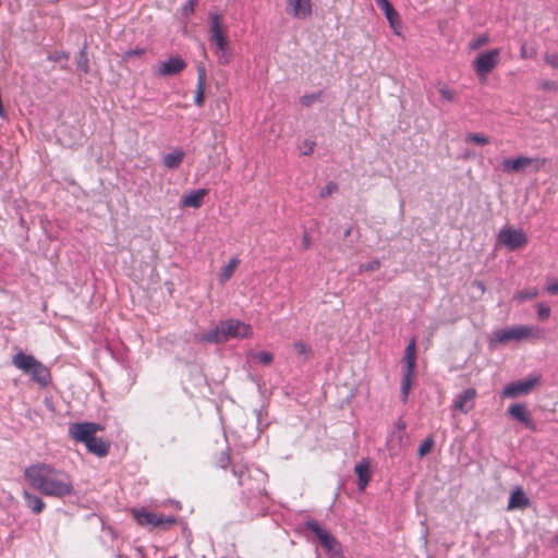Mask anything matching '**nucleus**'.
<instances>
[{
    "instance_id": "obj_1",
    "label": "nucleus",
    "mask_w": 558,
    "mask_h": 558,
    "mask_svg": "<svg viewBox=\"0 0 558 558\" xmlns=\"http://www.w3.org/2000/svg\"><path fill=\"white\" fill-rule=\"evenodd\" d=\"M217 465L222 470L231 468V473L238 480V484L242 488L243 498L252 509V513H264L268 500L265 489L267 474L255 465H247L246 463L235 461L227 452L220 454Z\"/></svg>"
},
{
    "instance_id": "obj_2",
    "label": "nucleus",
    "mask_w": 558,
    "mask_h": 558,
    "mask_svg": "<svg viewBox=\"0 0 558 558\" xmlns=\"http://www.w3.org/2000/svg\"><path fill=\"white\" fill-rule=\"evenodd\" d=\"M24 477L34 489L45 496L64 498L74 490L70 475L50 464L36 463L27 466Z\"/></svg>"
},
{
    "instance_id": "obj_3",
    "label": "nucleus",
    "mask_w": 558,
    "mask_h": 558,
    "mask_svg": "<svg viewBox=\"0 0 558 558\" xmlns=\"http://www.w3.org/2000/svg\"><path fill=\"white\" fill-rule=\"evenodd\" d=\"M252 336L250 325L239 319L221 320L213 328L195 335V341L198 343H225L231 339H245Z\"/></svg>"
},
{
    "instance_id": "obj_4",
    "label": "nucleus",
    "mask_w": 558,
    "mask_h": 558,
    "mask_svg": "<svg viewBox=\"0 0 558 558\" xmlns=\"http://www.w3.org/2000/svg\"><path fill=\"white\" fill-rule=\"evenodd\" d=\"M12 364L41 387H47L51 381L49 368L32 354L20 351L13 355Z\"/></svg>"
},
{
    "instance_id": "obj_5",
    "label": "nucleus",
    "mask_w": 558,
    "mask_h": 558,
    "mask_svg": "<svg viewBox=\"0 0 558 558\" xmlns=\"http://www.w3.org/2000/svg\"><path fill=\"white\" fill-rule=\"evenodd\" d=\"M543 331L541 328L532 325H517L493 331L490 345L494 343H508L510 341H521L529 338H539Z\"/></svg>"
},
{
    "instance_id": "obj_6",
    "label": "nucleus",
    "mask_w": 558,
    "mask_h": 558,
    "mask_svg": "<svg viewBox=\"0 0 558 558\" xmlns=\"http://www.w3.org/2000/svg\"><path fill=\"white\" fill-rule=\"evenodd\" d=\"M546 159L537 157L519 156L515 158H507L501 162V168L505 172H538L545 165Z\"/></svg>"
},
{
    "instance_id": "obj_7",
    "label": "nucleus",
    "mask_w": 558,
    "mask_h": 558,
    "mask_svg": "<svg viewBox=\"0 0 558 558\" xmlns=\"http://www.w3.org/2000/svg\"><path fill=\"white\" fill-rule=\"evenodd\" d=\"M499 48H494L492 50L480 53L473 61V68L477 76L485 80L499 63Z\"/></svg>"
},
{
    "instance_id": "obj_8",
    "label": "nucleus",
    "mask_w": 558,
    "mask_h": 558,
    "mask_svg": "<svg viewBox=\"0 0 558 558\" xmlns=\"http://www.w3.org/2000/svg\"><path fill=\"white\" fill-rule=\"evenodd\" d=\"M134 519L142 526L166 527L175 522L173 515L157 514L146 509L134 510Z\"/></svg>"
},
{
    "instance_id": "obj_9",
    "label": "nucleus",
    "mask_w": 558,
    "mask_h": 558,
    "mask_svg": "<svg viewBox=\"0 0 558 558\" xmlns=\"http://www.w3.org/2000/svg\"><path fill=\"white\" fill-rule=\"evenodd\" d=\"M100 430H102V426L92 422L72 423L69 425V435L71 438L84 445L93 441L96 433Z\"/></svg>"
},
{
    "instance_id": "obj_10",
    "label": "nucleus",
    "mask_w": 558,
    "mask_h": 558,
    "mask_svg": "<svg viewBox=\"0 0 558 558\" xmlns=\"http://www.w3.org/2000/svg\"><path fill=\"white\" fill-rule=\"evenodd\" d=\"M498 241L508 250L514 251L525 245L527 238L522 230L505 227L498 233Z\"/></svg>"
},
{
    "instance_id": "obj_11",
    "label": "nucleus",
    "mask_w": 558,
    "mask_h": 558,
    "mask_svg": "<svg viewBox=\"0 0 558 558\" xmlns=\"http://www.w3.org/2000/svg\"><path fill=\"white\" fill-rule=\"evenodd\" d=\"M209 36L210 40L215 43L217 50H223V47L228 44L227 31L221 24V20L218 13H209Z\"/></svg>"
},
{
    "instance_id": "obj_12",
    "label": "nucleus",
    "mask_w": 558,
    "mask_h": 558,
    "mask_svg": "<svg viewBox=\"0 0 558 558\" xmlns=\"http://www.w3.org/2000/svg\"><path fill=\"white\" fill-rule=\"evenodd\" d=\"M538 379L536 377L513 381L504 388L502 395L509 398L526 395L533 389Z\"/></svg>"
},
{
    "instance_id": "obj_13",
    "label": "nucleus",
    "mask_w": 558,
    "mask_h": 558,
    "mask_svg": "<svg viewBox=\"0 0 558 558\" xmlns=\"http://www.w3.org/2000/svg\"><path fill=\"white\" fill-rule=\"evenodd\" d=\"M476 390L474 388H468L461 393L457 395L452 408L454 410H459L460 412L466 414L469 413L475 404Z\"/></svg>"
},
{
    "instance_id": "obj_14",
    "label": "nucleus",
    "mask_w": 558,
    "mask_h": 558,
    "mask_svg": "<svg viewBox=\"0 0 558 558\" xmlns=\"http://www.w3.org/2000/svg\"><path fill=\"white\" fill-rule=\"evenodd\" d=\"M508 414L522 423L526 428L535 430L536 426L532 420L531 412L525 408L524 404L514 403L508 408Z\"/></svg>"
},
{
    "instance_id": "obj_15",
    "label": "nucleus",
    "mask_w": 558,
    "mask_h": 558,
    "mask_svg": "<svg viewBox=\"0 0 558 558\" xmlns=\"http://www.w3.org/2000/svg\"><path fill=\"white\" fill-rule=\"evenodd\" d=\"M287 12L295 19H306L312 14V1L287 0Z\"/></svg>"
},
{
    "instance_id": "obj_16",
    "label": "nucleus",
    "mask_w": 558,
    "mask_h": 558,
    "mask_svg": "<svg viewBox=\"0 0 558 558\" xmlns=\"http://www.w3.org/2000/svg\"><path fill=\"white\" fill-rule=\"evenodd\" d=\"M186 68V62L181 57H171L162 62L158 69V75L172 76L179 74Z\"/></svg>"
},
{
    "instance_id": "obj_17",
    "label": "nucleus",
    "mask_w": 558,
    "mask_h": 558,
    "mask_svg": "<svg viewBox=\"0 0 558 558\" xmlns=\"http://www.w3.org/2000/svg\"><path fill=\"white\" fill-rule=\"evenodd\" d=\"M378 8H380L385 16L390 25L393 28V32L399 35V28L401 27V22L398 12L395 10L392 4L388 0H375Z\"/></svg>"
},
{
    "instance_id": "obj_18",
    "label": "nucleus",
    "mask_w": 558,
    "mask_h": 558,
    "mask_svg": "<svg viewBox=\"0 0 558 558\" xmlns=\"http://www.w3.org/2000/svg\"><path fill=\"white\" fill-rule=\"evenodd\" d=\"M208 191L206 189H198L193 190L182 196L180 201V206L185 207H192V208H199L203 204L204 197L207 195Z\"/></svg>"
},
{
    "instance_id": "obj_19",
    "label": "nucleus",
    "mask_w": 558,
    "mask_h": 558,
    "mask_svg": "<svg viewBox=\"0 0 558 558\" xmlns=\"http://www.w3.org/2000/svg\"><path fill=\"white\" fill-rule=\"evenodd\" d=\"M371 463L368 459H362L354 468V472L357 476V487L360 492H363L371 480Z\"/></svg>"
},
{
    "instance_id": "obj_20",
    "label": "nucleus",
    "mask_w": 558,
    "mask_h": 558,
    "mask_svg": "<svg viewBox=\"0 0 558 558\" xmlns=\"http://www.w3.org/2000/svg\"><path fill=\"white\" fill-rule=\"evenodd\" d=\"M530 505V499L526 494L523 492L521 487H517L512 490L509 501H508V510L514 509H525Z\"/></svg>"
},
{
    "instance_id": "obj_21",
    "label": "nucleus",
    "mask_w": 558,
    "mask_h": 558,
    "mask_svg": "<svg viewBox=\"0 0 558 558\" xmlns=\"http://www.w3.org/2000/svg\"><path fill=\"white\" fill-rule=\"evenodd\" d=\"M184 157L185 153L180 148H175L172 151L163 155L162 165L169 170L177 169L182 163Z\"/></svg>"
},
{
    "instance_id": "obj_22",
    "label": "nucleus",
    "mask_w": 558,
    "mask_h": 558,
    "mask_svg": "<svg viewBox=\"0 0 558 558\" xmlns=\"http://www.w3.org/2000/svg\"><path fill=\"white\" fill-rule=\"evenodd\" d=\"M22 496H23L26 507L33 513L38 514V513L43 512V510L45 509V502L39 496H37L26 489L23 490Z\"/></svg>"
},
{
    "instance_id": "obj_23",
    "label": "nucleus",
    "mask_w": 558,
    "mask_h": 558,
    "mask_svg": "<svg viewBox=\"0 0 558 558\" xmlns=\"http://www.w3.org/2000/svg\"><path fill=\"white\" fill-rule=\"evenodd\" d=\"M87 450L97 457H106L109 452V445L102 441L100 438H93V441L85 444Z\"/></svg>"
},
{
    "instance_id": "obj_24",
    "label": "nucleus",
    "mask_w": 558,
    "mask_h": 558,
    "mask_svg": "<svg viewBox=\"0 0 558 558\" xmlns=\"http://www.w3.org/2000/svg\"><path fill=\"white\" fill-rule=\"evenodd\" d=\"M240 264V259L238 257H232L228 262L226 266L221 268V271L219 274V282L221 284H225L227 281L230 280V278L233 276L235 268Z\"/></svg>"
},
{
    "instance_id": "obj_25",
    "label": "nucleus",
    "mask_w": 558,
    "mask_h": 558,
    "mask_svg": "<svg viewBox=\"0 0 558 558\" xmlns=\"http://www.w3.org/2000/svg\"><path fill=\"white\" fill-rule=\"evenodd\" d=\"M198 72V80H197V90L195 95V104L197 106H202L204 104L205 95H204V81L206 76V71L203 66H199L197 69Z\"/></svg>"
},
{
    "instance_id": "obj_26",
    "label": "nucleus",
    "mask_w": 558,
    "mask_h": 558,
    "mask_svg": "<svg viewBox=\"0 0 558 558\" xmlns=\"http://www.w3.org/2000/svg\"><path fill=\"white\" fill-rule=\"evenodd\" d=\"M329 558H343L341 544L333 536V542L323 547Z\"/></svg>"
},
{
    "instance_id": "obj_27",
    "label": "nucleus",
    "mask_w": 558,
    "mask_h": 558,
    "mask_svg": "<svg viewBox=\"0 0 558 558\" xmlns=\"http://www.w3.org/2000/svg\"><path fill=\"white\" fill-rule=\"evenodd\" d=\"M293 349L303 360H307L312 355V348L302 340L294 341Z\"/></svg>"
},
{
    "instance_id": "obj_28",
    "label": "nucleus",
    "mask_w": 558,
    "mask_h": 558,
    "mask_svg": "<svg viewBox=\"0 0 558 558\" xmlns=\"http://www.w3.org/2000/svg\"><path fill=\"white\" fill-rule=\"evenodd\" d=\"M538 295V290L536 288H530L525 290H520L514 294V299L519 302H524L527 300H532Z\"/></svg>"
},
{
    "instance_id": "obj_29",
    "label": "nucleus",
    "mask_w": 558,
    "mask_h": 558,
    "mask_svg": "<svg viewBox=\"0 0 558 558\" xmlns=\"http://www.w3.org/2000/svg\"><path fill=\"white\" fill-rule=\"evenodd\" d=\"M305 527L310 530L318 539L327 532V530L323 529L315 520H307L305 522Z\"/></svg>"
},
{
    "instance_id": "obj_30",
    "label": "nucleus",
    "mask_w": 558,
    "mask_h": 558,
    "mask_svg": "<svg viewBox=\"0 0 558 558\" xmlns=\"http://www.w3.org/2000/svg\"><path fill=\"white\" fill-rule=\"evenodd\" d=\"M466 141L477 145H486L489 143V138L482 133H470L466 135Z\"/></svg>"
},
{
    "instance_id": "obj_31",
    "label": "nucleus",
    "mask_w": 558,
    "mask_h": 558,
    "mask_svg": "<svg viewBox=\"0 0 558 558\" xmlns=\"http://www.w3.org/2000/svg\"><path fill=\"white\" fill-rule=\"evenodd\" d=\"M434 446V439L432 437H427L425 440H423L417 449L418 457H424L432 450Z\"/></svg>"
},
{
    "instance_id": "obj_32",
    "label": "nucleus",
    "mask_w": 558,
    "mask_h": 558,
    "mask_svg": "<svg viewBox=\"0 0 558 558\" xmlns=\"http://www.w3.org/2000/svg\"><path fill=\"white\" fill-rule=\"evenodd\" d=\"M412 375L413 374H408V373L403 374L402 385H401V392H402L403 400H407V398L409 396V391H410V388L412 385V379H411Z\"/></svg>"
},
{
    "instance_id": "obj_33",
    "label": "nucleus",
    "mask_w": 558,
    "mask_h": 558,
    "mask_svg": "<svg viewBox=\"0 0 558 558\" xmlns=\"http://www.w3.org/2000/svg\"><path fill=\"white\" fill-rule=\"evenodd\" d=\"M550 312H551V310L548 304L543 303V302L537 304L538 319H541V320L548 319V317L550 316Z\"/></svg>"
},
{
    "instance_id": "obj_34",
    "label": "nucleus",
    "mask_w": 558,
    "mask_h": 558,
    "mask_svg": "<svg viewBox=\"0 0 558 558\" xmlns=\"http://www.w3.org/2000/svg\"><path fill=\"white\" fill-rule=\"evenodd\" d=\"M404 361V373L413 374L415 369L416 355H405L403 357Z\"/></svg>"
},
{
    "instance_id": "obj_35",
    "label": "nucleus",
    "mask_w": 558,
    "mask_h": 558,
    "mask_svg": "<svg viewBox=\"0 0 558 558\" xmlns=\"http://www.w3.org/2000/svg\"><path fill=\"white\" fill-rule=\"evenodd\" d=\"M254 357L263 365H268L272 362V354L267 351H259L254 354Z\"/></svg>"
},
{
    "instance_id": "obj_36",
    "label": "nucleus",
    "mask_w": 558,
    "mask_h": 558,
    "mask_svg": "<svg viewBox=\"0 0 558 558\" xmlns=\"http://www.w3.org/2000/svg\"><path fill=\"white\" fill-rule=\"evenodd\" d=\"M319 98H320V92L302 96L300 98V102H301V105L308 107V106L313 105L314 102H316Z\"/></svg>"
},
{
    "instance_id": "obj_37",
    "label": "nucleus",
    "mask_w": 558,
    "mask_h": 558,
    "mask_svg": "<svg viewBox=\"0 0 558 558\" xmlns=\"http://www.w3.org/2000/svg\"><path fill=\"white\" fill-rule=\"evenodd\" d=\"M338 190V185L335 182L327 183L319 192V196L325 198Z\"/></svg>"
},
{
    "instance_id": "obj_38",
    "label": "nucleus",
    "mask_w": 558,
    "mask_h": 558,
    "mask_svg": "<svg viewBox=\"0 0 558 558\" xmlns=\"http://www.w3.org/2000/svg\"><path fill=\"white\" fill-rule=\"evenodd\" d=\"M380 267V263L378 259L371 260L368 263L362 264L359 268L360 272L363 271H375Z\"/></svg>"
},
{
    "instance_id": "obj_39",
    "label": "nucleus",
    "mask_w": 558,
    "mask_h": 558,
    "mask_svg": "<svg viewBox=\"0 0 558 558\" xmlns=\"http://www.w3.org/2000/svg\"><path fill=\"white\" fill-rule=\"evenodd\" d=\"M439 94H440V97L441 99L444 100H447V101H453L454 100V97H456V94L453 90H451L448 86H441L439 88Z\"/></svg>"
},
{
    "instance_id": "obj_40",
    "label": "nucleus",
    "mask_w": 558,
    "mask_h": 558,
    "mask_svg": "<svg viewBox=\"0 0 558 558\" xmlns=\"http://www.w3.org/2000/svg\"><path fill=\"white\" fill-rule=\"evenodd\" d=\"M197 5V0H187L185 4L182 7V15L189 16L194 13L195 7Z\"/></svg>"
},
{
    "instance_id": "obj_41",
    "label": "nucleus",
    "mask_w": 558,
    "mask_h": 558,
    "mask_svg": "<svg viewBox=\"0 0 558 558\" xmlns=\"http://www.w3.org/2000/svg\"><path fill=\"white\" fill-rule=\"evenodd\" d=\"M544 61L549 66L558 70V53H556V52H554V53H548V52L545 53Z\"/></svg>"
},
{
    "instance_id": "obj_42",
    "label": "nucleus",
    "mask_w": 558,
    "mask_h": 558,
    "mask_svg": "<svg viewBox=\"0 0 558 558\" xmlns=\"http://www.w3.org/2000/svg\"><path fill=\"white\" fill-rule=\"evenodd\" d=\"M488 43V37L487 35H481L476 38H474L471 43H470V48L471 49H478L480 47L486 45Z\"/></svg>"
},
{
    "instance_id": "obj_43",
    "label": "nucleus",
    "mask_w": 558,
    "mask_h": 558,
    "mask_svg": "<svg viewBox=\"0 0 558 558\" xmlns=\"http://www.w3.org/2000/svg\"><path fill=\"white\" fill-rule=\"evenodd\" d=\"M77 69L84 73L88 72V59L85 50L81 51L80 60L77 61Z\"/></svg>"
},
{
    "instance_id": "obj_44",
    "label": "nucleus",
    "mask_w": 558,
    "mask_h": 558,
    "mask_svg": "<svg viewBox=\"0 0 558 558\" xmlns=\"http://www.w3.org/2000/svg\"><path fill=\"white\" fill-rule=\"evenodd\" d=\"M541 88L546 92H557L558 83L551 80H545L541 83Z\"/></svg>"
},
{
    "instance_id": "obj_45",
    "label": "nucleus",
    "mask_w": 558,
    "mask_h": 558,
    "mask_svg": "<svg viewBox=\"0 0 558 558\" xmlns=\"http://www.w3.org/2000/svg\"><path fill=\"white\" fill-rule=\"evenodd\" d=\"M218 59L222 64L230 62V54L228 52V45L223 47V50H218Z\"/></svg>"
},
{
    "instance_id": "obj_46",
    "label": "nucleus",
    "mask_w": 558,
    "mask_h": 558,
    "mask_svg": "<svg viewBox=\"0 0 558 558\" xmlns=\"http://www.w3.org/2000/svg\"><path fill=\"white\" fill-rule=\"evenodd\" d=\"M396 429L398 432V441H399V444H401L403 440V436H404L405 422L402 420H399L396 423Z\"/></svg>"
},
{
    "instance_id": "obj_47",
    "label": "nucleus",
    "mask_w": 558,
    "mask_h": 558,
    "mask_svg": "<svg viewBox=\"0 0 558 558\" xmlns=\"http://www.w3.org/2000/svg\"><path fill=\"white\" fill-rule=\"evenodd\" d=\"M322 547L326 546L328 543L333 542V535H331L328 531L318 539Z\"/></svg>"
},
{
    "instance_id": "obj_48",
    "label": "nucleus",
    "mask_w": 558,
    "mask_h": 558,
    "mask_svg": "<svg viewBox=\"0 0 558 558\" xmlns=\"http://www.w3.org/2000/svg\"><path fill=\"white\" fill-rule=\"evenodd\" d=\"M545 290L550 295H558V282L548 283Z\"/></svg>"
},
{
    "instance_id": "obj_49",
    "label": "nucleus",
    "mask_w": 558,
    "mask_h": 558,
    "mask_svg": "<svg viewBox=\"0 0 558 558\" xmlns=\"http://www.w3.org/2000/svg\"><path fill=\"white\" fill-rule=\"evenodd\" d=\"M404 354L405 355H415V339L410 340V342L408 343V345L405 348Z\"/></svg>"
},
{
    "instance_id": "obj_50",
    "label": "nucleus",
    "mask_w": 558,
    "mask_h": 558,
    "mask_svg": "<svg viewBox=\"0 0 558 558\" xmlns=\"http://www.w3.org/2000/svg\"><path fill=\"white\" fill-rule=\"evenodd\" d=\"M144 51H145L144 49H138V48L131 49V50L126 51L125 56L128 58L135 57V56H141V54L144 53Z\"/></svg>"
},
{
    "instance_id": "obj_51",
    "label": "nucleus",
    "mask_w": 558,
    "mask_h": 558,
    "mask_svg": "<svg viewBox=\"0 0 558 558\" xmlns=\"http://www.w3.org/2000/svg\"><path fill=\"white\" fill-rule=\"evenodd\" d=\"M313 149H314V143L313 142H304L303 155L312 154Z\"/></svg>"
},
{
    "instance_id": "obj_52",
    "label": "nucleus",
    "mask_w": 558,
    "mask_h": 558,
    "mask_svg": "<svg viewBox=\"0 0 558 558\" xmlns=\"http://www.w3.org/2000/svg\"><path fill=\"white\" fill-rule=\"evenodd\" d=\"M533 54H534V51H530V52H529V50H526L525 46H522V47H521V57H522L523 59H530V58H532V57H533Z\"/></svg>"
},
{
    "instance_id": "obj_53",
    "label": "nucleus",
    "mask_w": 558,
    "mask_h": 558,
    "mask_svg": "<svg viewBox=\"0 0 558 558\" xmlns=\"http://www.w3.org/2000/svg\"><path fill=\"white\" fill-rule=\"evenodd\" d=\"M311 245L310 238L307 235L303 236V246L304 248H308Z\"/></svg>"
},
{
    "instance_id": "obj_54",
    "label": "nucleus",
    "mask_w": 558,
    "mask_h": 558,
    "mask_svg": "<svg viewBox=\"0 0 558 558\" xmlns=\"http://www.w3.org/2000/svg\"><path fill=\"white\" fill-rule=\"evenodd\" d=\"M475 284L482 292L485 291V284L483 281H476Z\"/></svg>"
},
{
    "instance_id": "obj_55",
    "label": "nucleus",
    "mask_w": 558,
    "mask_h": 558,
    "mask_svg": "<svg viewBox=\"0 0 558 558\" xmlns=\"http://www.w3.org/2000/svg\"><path fill=\"white\" fill-rule=\"evenodd\" d=\"M553 544L558 545V533L553 537Z\"/></svg>"
},
{
    "instance_id": "obj_56",
    "label": "nucleus",
    "mask_w": 558,
    "mask_h": 558,
    "mask_svg": "<svg viewBox=\"0 0 558 558\" xmlns=\"http://www.w3.org/2000/svg\"><path fill=\"white\" fill-rule=\"evenodd\" d=\"M350 232H351V229L349 228L345 230L344 235L348 236L350 234Z\"/></svg>"
}]
</instances>
